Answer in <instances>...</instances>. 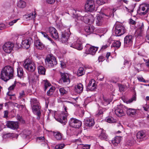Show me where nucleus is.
Here are the masks:
<instances>
[{"label":"nucleus","mask_w":149,"mask_h":149,"mask_svg":"<svg viewBox=\"0 0 149 149\" xmlns=\"http://www.w3.org/2000/svg\"><path fill=\"white\" fill-rule=\"evenodd\" d=\"M14 74L13 68L10 66L4 67L2 70L1 73V79L6 81L12 78Z\"/></svg>","instance_id":"nucleus-1"},{"label":"nucleus","mask_w":149,"mask_h":149,"mask_svg":"<svg viewBox=\"0 0 149 149\" xmlns=\"http://www.w3.org/2000/svg\"><path fill=\"white\" fill-rule=\"evenodd\" d=\"M110 11L109 14H106L104 13H102V15H97L96 16V19L95 20V23L96 26H100L105 24V23L106 18L105 17L107 16L108 17H110L112 14L111 11Z\"/></svg>","instance_id":"nucleus-2"},{"label":"nucleus","mask_w":149,"mask_h":149,"mask_svg":"<svg viewBox=\"0 0 149 149\" xmlns=\"http://www.w3.org/2000/svg\"><path fill=\"white\" fill-rule=\"evenodd\" d=\"M74 40L68 43V45L71 47L77 49L78 50H81L83 49L82 42L79 39L76 40V37H74Z\"/></svg>","instance_id":"nucleus-3"},{"label":"nucleus","mask_w":149,"mask_h":149,"mask_svg":"<svg viewBox=\"0 0 149 149\" xmlns=\"http://www.w3.org/2000/svg\"><path fill=\"white\" fill-rule=\"evenodd\" d=\"M24 68L28 71L33 72L36 67L34 62L29 59H26L24 64Z\"/></svg>","instance_id":"nucleus-4"},{"label":"nucleus","mask_w":149,"mask_h":149,"mask_svg":"<svg viewBox=\"0 0 149 149\" xmlns=\"http://www.w3.org/2000/svg\"><path fill=\"white\" fill-rule=\"evenodd\" d=\"M64 108L65 112L61 113L58 117H56L55 118L58 121L64 125L67 122V117L68 116V113L66 111V107L64 106Z\"/></svg>","instance_id":"nucleus-5"},{"label":"nucleus","mask_w":149,"mask_h":149,"mask_svg":"<svg viewBox=\"0 0 149 149\" xmlns=\"http://www.w3.org/2000/svg\"><path fill=\"white\" fill-rule=\"evenodd\" d=\"M85 9L88 12H93L96 11L97 10V7L95 5L94 2L93 0H88L85 5Z\"/></svg>","instance_id":"nucleus-6"},{"label":"nucleus","mask_w":149,"mask_h":149,"mask_svg":"<svg viewBox=\"0 0 149 149\" xmlns=\"http://www.w3.org/2000/svg\"><path fill=\"white\" fill-rule=\"evenodd\" d=\"M75 17L77 20H83L86 23H92L94 21L93 16L92 15H85L84 17L79 16L78 15H75Z\"/></svg>","instance_id":"nucleus-7"},{"label":"nucleus","mask_w":149,"mask_h":149,"mask_svg":"<svg viewBox=\"0 0 149 149\" xmlns=\"http://www.w3.org/2000/svg\"><path fill=\"white\" fill-rule=\"evenodd\" d=\"M126 31L125 27L123 24H117L115 28V35L117 36H120L123 35Z\"/></svg>","instance_id":"nucleus-8"},{"label":"nucleus","mask_w":149,"mask_h":149,"mask_svg":"<svg viewBox=\"0 0 149 149\" xmlns=\"http://www.w3.org/2000/svg\"><path fill=\"white\" fill-rule=\"evenodd\" d=\"M149 10V4L144 3L140 5L138 12L141 15H144L148 12Z\"/></svg>","instance_id":"nucleus-9"},{"label":"nucleus","mask_w":149,"mask_h":149,"mask_svg":"<svg viewBox=\"0 0 149 149\" xmlns=\"http://www.w3.org/2000/svg\"><path fill=\"white\" fill-rule=\"evenodd\" d=\"M69 125L73 127L79 128L81 125V122L75 118H71L69 120Z\"/></svg>","instance_id":"nucleus-10"},{"label":"nucleus","mask_w":149,"mask_h":149,"mask_svg":"<svg viewBox=\"0 0 149 149\" xmlns=\"http://www.w3.org/2000/svg\"><path fill=\"white\" fill-rule=\"evenodd\" d=\"M45 61L50 67L56 65L57 63L56 58L52 55H48L45 60Z\"/></svg>","instance_id":"nucleus-11"},{"label":"nucleus","mask_w":149,"mask_h":149,"mask_svg":"<svg viewBox=\"0 0 149 149\" xmlns=\"http://www.w3.org/2000/svg\"><path fill=\"white\" fill-rule=\"evenodd\" d=\"M70 75L67 73H61V78L59 81L62 83H64L66 85L70 84Z\"/></svg>","instance_id":"nucleus-12"},{"label":"nucleus","mask_w":149,"mask_h":149,"mask_svg":"<svg viewBox=\"0 0 149 149\" xmlns=\"http://www.w3.org/2000/svg\"><path fill=\"white\" fill-rule=\"evenodd\" d=\"M114 111L116 115L119 117H121L125 114L124 106L122 105H118L116 107H115Z\"/></svg>","instance_id":"nucleus-13"},{"label":"nucleus","mask_w":149,"mask_h":149,"mask_svg":"<svg viewBox=\"0 0 149 149\" xmlns=\"http://www.w3.org/2000/svg\"><path fill=\"white\" fill-rule=\"evenodd\" d=\"M14 46V45L13 43L8 42L4 44L3 46V49L5 52L10 53L13 50Z\"/></svg>","instance_id":"nucleus-14"},{"label":"nucleus","mask_w":149,"mask_h":149,"mask_svg":"<svg viewBox=\"0 0 149 149\" xmlns=\"http://www.w3.org/2000/svg\"><path fill=\"white\" fill-rule=\"evenodd\" d=\"M133 38L131 35L126 36L124 39V44L125 47H130L132 45L133 43Z\"/></svg>","instance_id":"nucleus-15"},{"label":"nucleus","mask_w":149,"mask_h":149,"mask_svg":"<svg viewBox=\"0 0 149 149\" xmlns=\"http://www.w3.org/2000/svg\"><path fill=\"white\" fill-rule=\"evenodd\" d=\"M97 86L96 81L94 79H92L89 81L87 89L88 90L93 91L96 88Z\"/></svg>","instance_id":"nucleus-16"},{"label":"nucleus","mask_w":149,"mask_h":149,"mask_svg":"<svg viewBox=\"0 0 149 149\" xmlns=\"http://www.w3.org/2000/svg\"><path fill=\"white\" fill-rule=\"evenodd\" d=\"M48 31L52 38L55 39L58 38V33L56 29L54 27H49Z\"/></svg>","instance_id":"nucleus-17"},{"label":"nucleus","mask_w":149,"mask_h":149,"mask_svg":"<svg viewBox=\"0 0 149 149\" xmlns=\"http://www.w3.org/2000/svg\"><path fill=\"white\" fill-rule=\"evenodd\" d=\"M84 123L86 126L90 127L93 126L95 122L93 118H87L84 119Z\"/></svg>","instance_id":"nucleus-18"},{"label":"nucleus","mask_w":149,"mask_h":149,"mask_svg":"<svg viewBox=\"0 0 149 149\" xmlns=\"http://www.w3.org/2000/svg\"><path fill=\"white\" fill-rule=\"evenodd\" d=\"M6 125L7 127L13 130L17 129L18 127L17 122L12 121H8L7 122Z\"/></svg>","instance_id":"nucleus-19"},{"label":"nucleus","mask_w":149,"mask_h":149,"mask_svg":"<svg viewBox=\"0 0 149 149\" xmlns=\"http://www.w3.org/2000/svg\"><path fill=\"white\" fill-rule=\"evenodd\" d=\"M87 46L88 48L86 49V54L93 55L95 54L97 50V48L94 46Z\"/></svg>","instance_id":"nucleus-20"},{"label":"nucleus","mask_w":149,"mask_h":149,"mask_svg":"<svg viewBox=\"0 0 149 149\" xmlns=\"http://www.w3.org/2000/svg\"><path fill=\"white\" fill-rule=\"evenodd\" d=\"M31 106L33 113L40 118L41 112L40 111V107L39 105V104Z\"/></svg>","instance_id":"nucleus-21"},{"label":"nucleus","mask_w":149,"mask_h":149,"mask_svg":"<svg viewBox=\"0 0 149 149\" xmlns=\"http://www.w3.org/2000/svg\"><path fill=\"white\" fill-rule=\"evenodd\" d=\"M31 38L23 40L22 42V47L24 48L28 49L30 46L31 43Z\"/></svg>","instance_id":"nucleus-22"},{"label":"nucleus","mask_w":149,"mask_h":149,"mask_svg":"<svg viewBox=\"0 0 149 149\" xmlns=\"http://www.w3.org/2000/svg\"><path fill=\"white\" fill-rule=\"evenodd\" d=\"M70 37L69 34L66 32H62L61 33V41L62 42L65 43L68 40Z\"/></svg>","instance_id":"nucleus-23"},{"label":"nucleus","mask_w":149,"mask_h":149,"mask_svg":"<svg viewBox=\"0 0 149 149\" xmlns=\"http://www.w3.org/2000/svg\"><path fill=\"white\" fill-rule=\"evenodd\" d=\"M83 88V86L82 84H78L75 86L74 91L77 93H80L82 92Z\"/></svg>","instance_id":"nucleus-24"},{"label":"nucleus","mask_w":149,"mask_h":149,"mask_svg":"<svg viewBox=\"0 0 149 149\" xmlns=\"http://www.w3.org/2000/svg\"><path fill=\"white\" fill-rule=\"evenodd\" d=\"M34 45L37 49L40 50L42 49L45 47L44 45L39 40L35 41Z\"/></svg>","instance_id":"nucleus-25"},{"label":"nucleus","mask_w":149,"mask_h":149,"mask_svg":"<svg viewBox=\"0 0 149 149\" xmlns=\"http://www.w3.org/2000/svg\"><path fill=\"white\" fill-rule=\"evenodd\" d=\"M136 110L134 109L128 108L126 109L127 114L129 116H132L136 114Z\"/></svg>","instance_id":"nucleus-26"},{"label":"nucleus","mask_w":149,"mask_h":149,"mask_svg":"<svg viewBox=\"0 0 149 149\" xmlns=\"http://www.w3.org/2000/svg\"><path fill=\"white\" fill-rule=\"evenodd\" d=\"M121 136H116L113 138L111 141L113 144L114 146H116L119 144L121 140Z\"/></svg>","instance_id":"nucleus-27"},{"label":"nucleus","mask_w":149,"mask_h":149,"mask_svg":"<svg viewBox=\"0 0 149 149\" xmlns=\"http://www.w3.org/2000/svg\"><path fill=\"white\" fill-rule=\"evenodd\" d=\"M38 65L37 69L38 73L40 74L45 75L46 71L45 68L41 65Z\"/></svg>","instance_id":"nucleus-28"},{"label":"nucleus","mask_w":149,"mask_h":149,"mask_svg":"<svg viewBox=\"0 0 149 149\" xmlns=\"http://www.w3.org/2000/svg\"><path fill=\"white\" fill-rule=\"evenodd\" d=\"M36 15L35 12H32L29 14L25 15V18L28 20L34 19L35 18Z\"/></svg>","instance_id":"nucleus-29"},{"label":"nucleus","mask_w":149,"mask_h":149,"mask_svg":"<svg viewBox=\"0 0 149 149\" xmlns=\"http://www.w3.org/2000/svg\"><path fill=\"white\" fill-rule=\"evenodd\" d=\"M84 29L86 32L88 33V34H90L94 31V29L93 26L90 25L86 26Z\"/></svg>","instance_id":"nucleus-30"},{"label":"nucleus","mask_w":149,"mask_h":149,"mask_svg":"<svg viewBox=\"0 0 149 149\" xmlns=\"http://www.w3.org/2000/svg\"><path fill=\"white\" fill-rule=\"evenodd\" d=\"M26 6V3L24 1L22 0H19L17 3V6L20 8H23Z\"/></svg>","instance_id":"nucleus-31"},{"label":"nucleus","mask_w":149,"mask_h":149,"mask_svg":"<svg viewBox=\"0 0 149 149\" xmlns=\"http://www.w3.org/2000/svg\"><path fill=\"white\" fill-rule=\"evenodd\" d=\"M146 135V134L143 131H141L137 133L136 137L138 139H143L145 137Z\"/></svg>","instance_id":"nucleus-32"},{"label":"nucleus","mask_w":149,"mask_h":149,"mask_svg":"<svg viewBox=\"0 0 149 149\" xmlns=\"http://www.w3.org/2000/svg\"><path fill=\"white\" fill-rule=\"evenodd\" d=\"M120 45L121 42L120 41L118 40H114L111 45V47L118 48L120 47Z\"/></svg>","instance_id":"nucleus-33"},{"label":"nucleus","mask_w":149,"mask_h":149,"mask_svg":"<svg viewBox=\"0 0 149 149\" xmlns=\"http://www.w3.org/2000/svg\"><path fill=\"white\" fill-rule=\"evenodd\" d=\"M17 75L19 77H21L23 76L24 71L22 68L19 67L17 68Z\"/></svg>","instance_id":"nucleus-34"},{"label":"nucleus","mask_w":149,"mask_h":149,"mask_svg":"<svg viewBox=\"0 0 149 149\" xmlns=\"http://www.w3.org/2000/svg\"><path fill=\"white\" fill-rule=\"evenodd\" d=\"M84 69L83 67H80L77 71V74L78 76H81L84 74Z\"/></svg>","instance_id":"nucleus-35"},{"label":"nucleus","mask_w":149,"mask_h":149,"mask_svg":"<svg viewBox=\"0 0 149 149\" xmlns=\"http://www.w3.org/2000/svg\"><path fill=\"white\" fill-rule=\"evenodd\" d=\"M54 135L55 138L58 140H60L62 138V135L59 132H54Z\"/></svg>","instance_id":"nucleus-36"},{"label":"nucleus","mask_w":149,"mask_h":149,"mask_svg":"<svg viewBox=\"0 0 149 149\" xmlns=\"http://www.w3.org/2000/svg\"><path fill=\"white\" fill-rule=\"evenodd\" d=\"M103 100L102 101V103L105 106L108 105L111 102L110 100H109L106 98L103 97Z\"/></svg>","instance_id":"nucleus-37"},{"label":"nucleus","mask_w":149,"mask_h":149,"mask_svg":"<svg viewBox=\"0 0 149 149\" xmlns=\"http://www.w3.org/2000/svg\"><path fill=\"white\" fill-rule=\"evenodd\" d=\"M30 102L31 106L37 105L39 104V102L36 98H32L31 99Z\"/></svg>","instance_id":"nucleus-38"},{"label":"nucleus","mask_w":149,"mask_h":149,"mask_svg":"<svg viewBox=\"0 0 149 149\" xmlns=\"http://www.w3.org/2000/svg\"><path fill=\"white\" fill-rule=\"evenodd\" d=\"M105 120L109 123H113L116 121V120H115L111 116H109L106 118L105 119Z\"/></svg>","instance_id":"nucleus-39"},{"label":"nucleus","mask_w":149,"mask_h":149,"mask_svg":"<svg viewBox=\"0 0 149 149\" xmlns=\"http://www.w3.org/2000/svg\"><path fill=\"white\" fill-rule=\"evenodd\" d=\"M96 3L99 5H102L105 3H109L108 0H107L106 2L102 0H97L96 1Z\"/></svg>","instance_id":"nucleus-40"},{"label":"nucleus","mask_w":149,"mask_h":149,"mask_svg":"<svg viewBox=\"0 0 149 149\" xmlns=\"http://www.w3.org/2000/svg\"><path fill=\"white\" fill-rule=\"evenodd\" d=\"M43 82L44 83L45 90V91L47 90L48 87H49L51 86V84L47 80H44Z\"/></svg>","instance_id":"nucleus-41"},{"label":"nucleus","mask_w":149,"mask_h":149,"mask_svg":"<svg viewBox=\"0 0 149 149\" xmlns=\"http://www.w3.org/2000/svg\"><path fill=\"white\" fill-rule=\"evenodd\" d=\"M99 137L102 140H104L107 138V136L105 133L104 132H102L100 134Z\"/></svg>","instance_id":"nucleus-42"},{"label":"nucleus","mask_w":149,"mask_h":149,"mask_svg":"<svg viewBox=\"0 0 149 149\" xmlns=\"http://www.w3.org/2000/svg\"><path fill=\"white\" fill-rule=\"evenodd\" d=\"M59 90L60 93L62 95H63L64 94H66L67 93V91H66L63 87L59 89Z\"/></svg>","instance_id":"nucleus-43"},{"label":"nucleus","mask_w":149,"mask_h":149,"mask_svg":"<svg viewBox=\"0 0 149 149\" xmlns=\"http://www.w3.org/2000/svg\"><path fill=\"white\" fill-rule=\"evenodd\" d=\"M65 146L64 144L57 145L55 146V149H62L64 148Z\"/></svg>","instance_id":"nucleus-44"},{"label":"nucleus","mask_w":149,"mask_h":149,"mask_svg":"<svg viewBox=\"0 0 149 149\" xmlns=\"http://www.w3.org/2000/svg\"><path fill=\"white\" fill-rule=\"evenodd\" d=\"M10 133H7L5 134L2 136V137L3 139H6L10 138Z\"/></svg>","instance_id":"nucleus-45"},{"label":"nucleus","mask_w":149,"mask_h":149,"mask_svg":"<svg viewBox=\"0 0 149 149\" xmlns=\"http://www.w3.org/2000/svg\"><path fill=\"white\" fill-rule=\"evenodd\" d=\"M136 95H134L132 98L129 100L127 102L128 103H130L132 102L133 101H136Z\"/></svg>","instance_id":"nucleus-46"},{"label":"nucleus","mask_w":149,"mask_h":149,"mask_svg":"<svg viewBox=\"0 0 149 149\" xmlns=\"http://www.w3.org/2000/svg\"><path fill=\"white\" fill-rule=\"evenodd\" d=\"M118 87L119 88V91L120 92L124 91L125 88V86L120 84H118Z\"/></svg>","instance_id":"nucleus-47"},{"label":"nucleus","mask_w":149,"mask_h":149,"mask_svg":"<svg viewBox=\"0 0 149 149\" xmlns=\"http://www.w3.org/2000/svg\"><path fill=\"white\" fill-rule=\"evenodd\" d=\"M41 33L43 36L44 37L47 38L48 40H51V38L49 37L47 33L43 32H41Z\"/></svg>","instance_id":"nucleus-48"},{"label":"nucleus","mask_w":149,"mask_h":149,"mask_svg":"<svg viewBox=\"0 0 149 149\" xmlns=\"http://www.w3.org/2000/svg\"><path fill=\"white\" fill-rule=\"evenodd\" d=\"M82 146V149H90V145H84L81 144Z\"/></svg>","instance_id":"nucleus-49"},{"label":"nucleus","mask_w":149,"mask_h":149,"mask_svg":"<svg viewBox=\"0 0 149 149\" xmlns=\"http://www.w3.org/2000/svg\"><path fill=\"white\" fill-rule=\"evenodd\" d=\"M100 73H99V72H97V74L96 75L97 76V78L99 79L100 81H102V79L104 78V76L103 75H102V77H100Z\"/></svg>","instance_id":"nucleus-50"},{"label":"nucleus","mask_w":149,"mask_h":149,"mask_svg":"<svg viewBox=\"0 0 149 149\" xmlns=\"http://www.w3.org/2000/svg\"><path fill=\"white\" fill-rule=\"evenodd\" d=\"M103 113V110L102 109H100L97 112L96 115L97 116H98L102 114Z\"/></svg>","instance_id":"nucleus-51"},{"label":"nucleus","mask_w":149,"mask_h":149,"mask_svg":"<svg viewBox=\"0 0 149 149\" xmlns=\"http://www.w3.org/2000/svg\"><path fill=\"white\" fill-rule=\"evenodd\" d=\"M11 135H10V138H16L17 139L18 137V135L17 134H15V133H10Z\"/></svg>","instance_id":"nucleus-52"},{"label":"nucleus","mask_w":149,"mask_h":149,"mask_svg":"<svg viewBox=\"0 0 149 149\" xmlns=\"http://www.w3.org/2000/svg\"><path fill=\"white\" fill-rule=\"evenodd\" d=\"M137 78L140 81L143 82H146V81H145V79L143 78V77H138Z\"/></svg>","instance_id":"nucleus-53"},{"label":"nucleus","mask_w":149,"mask_h":149,"mask_svg":"<svg viewBox=\"0 0 149 149\" xmlns=\"http://www.w3.org/2000/svg\"><path fill=\"white\" fill-rule=\"evenodd\" d=\"M9 97V98L11 100H15L16 99V97L15 96V95H9V96H8Z\"/></svg>","instance_id":"nucleus-54"},{"label":"nucleus","mask_w":149,"mask_h":149,"mask_svg":"<svg viewBox=\"0 0 149 149\" xmlns=\"http://www.w3.org/2000/svg\"><path fill=\"white\" fill-rule=\"evenodd\" d=\"M18 20V19L14 20H13L12 21L9 22V24L10 26H12L13 25L14 23H16Z\"/></svg>","instance_id":"nucleus-55"},{"label":"nucleus","mask_w":149,"mask_h":149,"mask_svg":"<svg viewBox=\"0 0 149 149\" xmlns=\"http://www.w3.org/2000/svg\"><path fill=\"white\" fill-rule=\"evenodd\" d=\"M55 90V87H52L50 88L49 89V92L51 91V95H52L53 93Z\"/></svg>","instance_id":"nucleus-56"},{"label":"nucleus","mask_w":149,"mask_h":149,"mask_svg":"<svg viewBox=\"0 0 149 149\" xmlns=\"http://www.w3.org/2000/svg\"><path fill=\"white\" fill-rule=\"evenodd\" d=\"M25 95V93L23 91H22L19 93V98H21L23 97Z\"/></svg>","instance_id":"nucleus-57"},{"label":"nucleus","mask_w":149,"mask_h":149,"mask_svg":"<svg viewBox=\"0 0 149 149\" xmlns=\"http://www.w3.org/2000/svg\"><path fill=\"white\" fill-rule=\"evenodd\" d=\"M38 140H39L41 141H45V138L44 136H41L39 137L38 138Z\"/></svg>","instance_id":"nucleus-58"},{"label":"nucleus","mask_w":149,"mask_h":149,"mask_svg":"<svg viewBox=\"0 0 149 149\" xmlns=\"http://www.w3.org/2000/svg\"><path fill=\"white\" fill-rule=\"evenodd\" d=\"M47 3L51 4H53L55 2V0H46Z\"/></svg>","instance_id":"nucleus-59"},{"label":"nucleus","mask_w":149,"mask_h":149,"mask_svg":"<svg viewBox=\"0 0 149 149\" xmlns=\"http://www.w3.org/2000/svg\"><path fill=\"white\" fill-rule=\"evenodd\" d=\"M15 86V84H14L9 87L8 88L9 91H11V90H13L14 89Z\"/></svg>","instance_id":"nucleus-60"},{"label":"nucleus","mask_w":149,"mask_h":149,"mask_svg":"<svg viewBox=\"0 0 149 149\" xmlns=\"http://www.w3.org/2000/svg\"><path fill=\"white\" fill-rule=\"evenodd\" d=\"M98 60L99 62L102 61L104 60V57L102 56H100L99 57Z\"/></svg>","instance_id":"nucleus-61"},{"label":"nucleus","mask_w":149,"mask_h":149,"mask_svg":"<svg viewBox=\"0 0 149 149\" xmlns=\"http://www.w3.org/2000/svg\"><path fill=\"white\" fill-rule=\"evenodd\" d=\"M8 111H4V117L7 118L8 117Z\"/></svg>","instance_id":"nucleus-62"},{"label":"nucleus","mask_w":149,"mask_h":149,"mask_svg":"<svg viewBox=\"0 0 149 149\" xmlns=\"http://www.w3.org/2000/svg\"><path fill=\"white\" fill-rule=\"evenodd\" d=\"M108 47V46L107 45H103L101 47V50H103L106 49L107 47Z\"/></svg>","instance_id":"nucleus-63"},{"label":"nucleus","mask_w":149,"mask_h":149,"mask_svg":"<svg viewBox=\"0 0 149 149\" xmlns=\"http://www.w3.org/2000/svg\"><path fill=\"white\" fill-rule=\"evenodd\" d=\"M130 22L132 24H134L135 23V21L132 19H130Z\"/></svg>","instance_id":"nucleus-64"}]
</instances>
